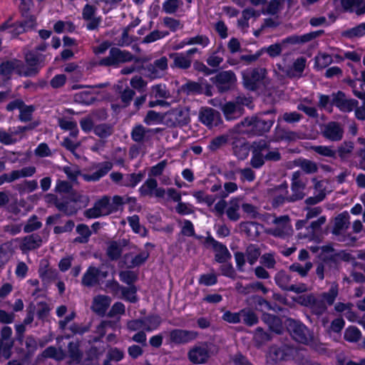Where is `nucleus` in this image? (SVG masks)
<instances>
[{
    "instance_id": "f257e3e1",
    "label": "nucleus",
    "mask_w": 365,
    "mask_h": 365,
    "mask_svg": "<svg viewBox=\"0 0 365 365\" xmlns=\"http://www.w3.org/2000/svg\"><path fill=\"white\" fill-rule=\"evenodd\" d=\"M275 114L276 110L271 109L251 118H245L242 121V125L246 127L243 132L252 135H263L269 132L272 127L275 121Z\"/></svg>"
},
{
    "instance_id": "f03ea898",
    "label": "nucleus",
    "mask_w": 365,
    "mask_h": 365,
    "mask_svg": "<svg viewBox=\"0 0 365 365\" xmlns=\"http://www.w3.org/2000/svg\"><path fill=\"white\" fill-rule=\"evenodd\" d=\"M11 19L5 21L0 25V31H7L12 38H16L20 34L34 29L36 25V18L34 15H29V18L11 23Z\"/></svg>"
},
{
    "instance_id": "7ed1b4c3",
    "label": "nucleus",
    "mask_w": 365,
    "mask_h": 365,
    "mask_svg": "<svg viewBox=\"0 0 365 365\" xmlns=\"http://www.w3.org/2000/svg\"><path fill=\"white\" fill-rule=\"evenodd\" d=\"M135 58V56L128 51L121 50L118 47H111L109 50V55L101 58L98 61V65L118 68L120 63L130 62Z\"/></svg>"
},
{
    "instance_id": "20e7f679",
    "label": "nucleus",
    "mask_w": 365,
    "mask_h": 365,
    "mask_svg": "<svg viewBox=\"0 0 365 365\" xmlns=\"http://www.w3.org/2000/svg\"><path fill=\"white\" fill-rule=\"evenodd\" d=\"M267 74L264 68L257 67L247 71L242 74L244 87L250 91H255L264 85Z\"/></svg>"
},
{
    "instance_id": "39448f33",
    "label": "nucleus",
    "mask_w": 365,
    "mask_h": 365,
    "mask_svg": "<svg viewBox=\"0 0 365 365\" xmlns=\"http://www.w3.org/2000/svg\"><path fill=\"white\" fill-rule=\"evenodd\" d=\"M285 324L287 331L296 341L307 344L312 338L309 329L301 321L288 318Z\"/></svg>"
},
{
    "instance_id": "423d86ee",
    "label": "nucleus",
    "mask_w": 365,
    "mask_h": 365,
    "mask_svg": "<svg viewBox=\"0 0 365 365\" xmlns=\"http://www.w3.org/2000/svg\"><path fill=\"white\" fill-rule=\"evenodd\" d=\"M210 81L217 88L220 93L230 91L237 81L235 73L231 71H222L210 78Z\"/></svg>"
},
{
    "instance_id": "0eeeda50",
    "label": "nucleus",
    "mask_w": 365,
    "mask_h": 365,
    "mask_svg": "<svg viewBox=\"0 0 365 365\" xmlns=\"http://www.w3.org/2000/svg\"><path fill=\"white\" fill-rule=\"evenodd\" d=\"M204 244L207 247L212 246L215 252V260L216 262L223 264L231 259L232 255L227 246L216 240L212 235H208L205 237Z\"/></svg>"
},
{
    "instance_id": "6e6552de",
    "label": "nucleus",
    "mask_w": 365,
    "mask_h": 365,
    "mask_svg": "<svg viewBox=\"0 0 365 365\" xmlns=\"http://www.w3.org/2000/svg\"><path fill=\"white\" fill-rule=\"evenodd\" d=\"M243 98L237 97L235 101H228L222 106L221 110L227 121L240 118L245 112Z\"/></svg>"
},
{
    "instance_id": "1a4fd4ad",
    "label": "nucleus",
    "mask_w": 365,
    "mask_h": 365,
    "mask_svg": "<svg viewBox=\"0 0 365 365\" xmlns=\"http://www.w3.org/2000/svg\"><path fill=\"white\" fill-rule=\"evenodd\" d=\"M168 68V58L165 56H162L142 67L143 74L150 79L162 78Z\"/></svg>"
},
{
    "instance_id": "9d476101",
    "label": "nucleus",
    "mask_w": 365,
    "mask_h": 365,
    "mask_svg": "<svg viewBox=\"0 0 365 365\" xmlns=\"http://www.w3.org/2000/svg\"><path fill=\"white\" fill-rule=\"evenodd\" d=\"M292 351L291 348L287 345L273 344L268 349L267 361L271 364H277L281 361H287L289 359Z\"/></svg>"
},
{
    "instance_id": "9b49d317",
    "label": "nucleus",
    "mask_w": 365,
    "mask_h": 365,
    "mask_svg": "<svg viewBox=\"0 0 365 365\" xmlns=\"http://www.w3.org/2000/svg\"><path fill=\"white\" fill-rule=\"evenodd\" d=\"M197 336V333L192 330L181 329H173L169 331L167 344L180 345L187 344L195 340Z\"/></svg>"
},
{
    "instance_id": "f8f14e48",
    "label": "nucleus",
    "mask_w": 365,
    "mask_h": 365,
    "mask_svg": "<svg viewBox=\"0 0 365 365\" xmlns=\"http://www.w3.org/2000/svg\"><path fill=\"white\" fill-rule=\"evenodd\" d=\"M332 97L330 107L331 108L334 106L343 113L351 112L359 104L358 101L356 99H346L345 93L341 91L333 93Z\"/></svg>"
},
{
    "instance_id": "ddd939ff",
    "label": "nucleus",
    "mask_w": 365,
    "mask_h": 365,
    "mask_svg": "<svg viewBox=\"0 0 365 365\" xmlns=\"http://www.w3.org/2000/svg\"><path fill=\"white\" fill-rule=\"evenodd\" d=\"M25 62L27 65L24 76H34L40 71L39 63L44 61V56L36 51H29L25 53Z\"/></svg>"
},
{
    "instance_id": "4468645a",
    "label": "nucleus",
    "mask_w": 365,
    "mask_h": 365,
    "mask_svg": "<svg viewBox=\"0 0 365 365\" xmlns=\"http://www.w3.org/2000/svg\"><path fill=\"white\" fill-rule=\"evenodd\" d=\"M292 275L287 271L281 269L278 271L274 276L276 284L284 291L293 292L294 293H302L304 289L300 287L292 284Z\"/></svg>"
},
{
    "instance_id": "2eb2a0df",
    "label": "nucleus",
    "mask_w": 365,
    "mask_h": 365,
    "mask_svg": "<svg viewBox=\"0 0 365 365\" xmlns=\"http://www.w3.org/2000/svg\"><path fill=\"white\" fill-rule=\"evenodd\" d=\"M113 167V164L110 161L98 163L94 165L96 169L95 172L82 174V178L86 182H97L106 176L112 170Z\"/></svg>"
},
{
    "instance_id": "dca6fc26",
    "label": "nucleus",
    "mask_w": 365,
    "mask_h": 365,
    "mask_svg": "<svg viewBox=\"0 0 365 365\" xmlns=\"http://www.w3.org/2000/svg\"><path fill=\"white\" fill-rule=\"evenodd\" d=\"M189 360L194 364H205L210 357L207 344L195 346L187 353Z\"/></svg>"
},
{
    "instance_id": "f3484780",
    "label": "nucleus",
    "mask_w": 365,
    "mask_h": 365,
    "mask_svg": "<svg viewBox=\"0 0 365 365\" xmlns=\"http://www.w3.org/2000/svg\"><path fill=\"white\" fill-rule=\"evenodd\" d=\"M233 155L240 160H245L250 153V145L245 138L235 137L231 143Z\"/></svg>"
},
{
    "instance_id": "a211bd4d",
    "label": "nucleus",
    "mask_w": 365,
    "mask_h": 365,
    "mask_svg": "<svg viewBox=\"0 0 365 365\" xmlns=\"http://www.w3.org/2000/svg\"><path fill=\"white\" fill-rule=\"evenodd\" d=\"M322 135L331 141H339L344 135V129L336 121H331L324 125L322 131Z\"/></svg>"
},
{
    "instance_id": "6ab92c4d",
    "label": "nucleus",
    "mask_w": 365,
    "mask_h": 365,
    "mask_svg": "<svg viewBox=\"0 0 365 365\" xmlns=\"http://www.w3.org/2000/svg\"><path fill=\"white\" fill-rule=\"evenodd\" d=\"M324 34V31L321 29L318 31H311L309 33L304 34L302 36L291 35L282 39V43L292 45L304 43L311 41L312 40L323 35Z\"/></svg>"
},
{
    "instance_id": "aec40b11",
    "label": "nucleus",
    "mask_w": 365,
    "mask_h": 365,
    "mask_svg": "<svg viewBox=\"0 0 365 365\" xmlns=\"http://www.w3.org/2000/svg\"><path fill=\"white\" fill-rule=\"evenodd\" d=\"M343 10L356 16L365 14V0H340Z\"/></svg>"
},
{
    "instance_id": "412c9836",
    "label": "nucleus",
    "mask_w": 365,
    "mask_h": 365,
    "mask_svg": "<svg viewBox=\"0 0 365 365\" xmlns=\"http://www.w3.org/2000/svg\"><path fill=\"white\" fill-rule=\"evenodd\" d=\"M111 299L107 295H97L93 298L91 309L98 316H105L107 309L110 305Z\"/></svg>"
},
{
    "instance_id": "4be33fe9",
    "label": "nucleus",
    "mask_w": 365,
    "mask_h": 365,
    "mask_svg": "<svg viewBox=\"0 0 365 365\" xmlns=\"http://www.w3.org/2000/svg\"><path fill=\"white\" fill-rule=\"evenodd\" d=\"M200 119L207 126H217L220 121V113L214 108H206L200 113Z\"/></svg>"
},
{
    "instance_id": "5701e85b",
    "label": "nucleus",
    "mask_w": 365,
    "mask_h": 365,
    "mask_svg": "<svg viewBox=\"0 0 365 365\" xmlns=\"http://www.w3.org/2000/svg\"><path fill=\"white\" fill-rule=\"evenodd\" d=\"M262 320L269 327L271 331L281 334L284 331V327L282 319L272 314L264 313L262 315Z\"/></svg>"
},
{
    "instance_id": "b1692460",
    "label": "nucleus",
    "mask_w": 365,
    "mask_h": 365,
    "mask_svg": "<svg viewBox=\"0 0 365 365\" xmlns=\"http://www.w3.org/2000/svg\"><path fill=\"white\" fill-rule=\"evenodd\" d=\"M304 189L305 185L301 180L297 178H293L291 184L292 193L291 195H288V202H294L302 200L305 196Z\"/></svg>"
},
{
    "instance_id": "393cba45",
    "label": "nucleus",
    "mask_w": 365,
    "mask_h": 365,
    "mask_svg": "<svg viewBox=\"0 0 365 365\" xmlns=\"http://www.w3.org/2000/svg\"><path fill=\"white\" fill-rule=\"evenodd\" d=\"M210 43V38L206 35H197L193 37L185 38L175 46V49H181L185 46L200 45L202 48L207 47Z\"/></svg>"
},
{
    "instance_id": "a878e982",
    "label": "nucleus",
    "mask_w": 365,
    "mask_h": 365,
    "mask_svg": "<svg viewBox=\"0 0 365 365\" xmlns=\"http://www.w3.org/2000/svg\"><path fill=\"white\" fill-rule=\"evenodd\" d=\"M42 245V238L37 233H33L24 237L21 248L23 250H34Z\"/></svg>"
},
{
    "instance_id": "bb28decb",
    "label": "nucleus",
    "mask_w": 365,
    "mask_h": 365,
    "mask_svg": "<svg viewBox=\"0 0 365 365\" xmlns=\"http://www.w3.org/2000/svg\"><path fill=\"white\" fill-rule=\"evenodd\" d=\"M350 216L346 211H344L339 214L334 220L332 233L338 235L344 230L348 228L349 225Z\"/></svg>"
},
{
    "instance_id": "cd10ccee",
    "label": "nucleus",
    "mask_w": 365,
    "mask_h": 365,
    "mask_svg": "<svg viewBox=\"0 0 365 365\" xmlns=\"http://www.w3.org/2000/svg\"><path fill=\"white\" fill-rule=\"evenodd\" d=\"M98 268L90 266L83 275L81 280L82 284L91 287L99 284L100 282L98 277Z\"/></svg>"
},
{
    "instance_id": "c85d7f7f",
    "label": "nucleus",
    "mask_w": 365,
    "mask_h": 365,
    "mask_svg": "<svg viewBox=\"0 0 365 365\" xmlns=\"http://www.w3.org/2000/svg\"><path fill=\"white\" fill-rule=\"evenodd\" d=\"M170 58L173 60L172 68L176 67L180 69H187L191 66L192 61L190 58L185 56L184 53H171Z\"/></svg>"
},
{
    "instance_id": "c756f323",
    "label": "nucleus",
    "mask_w": 365,
    "mask_h": 365,
    "mask_svg": "<svg viewBox=\"0 0 365 365\" xmlns=\"http://www.w3.org/2000/svg\"><path fill=\"white\" fill-rule=\"evenodd\" d=\"M241 322L247 327H253L259 323V317L256 312L249 307L240 309Z\"/></svg>"
},
{
    "instance_id": "7c9ffc66",
    "label": "nucleus",
    "mask_w": 365,
    "mask_h": 365,
    "mask_svg": "<svg viewBox=\"0 0 365 365\" xmlns=\"http://www.w3.org/2000/svg\"><path fill=\"white\" fill-rule=\"evenodd\" d=\"M38 272L43 284H48L58 277L56 269L50 268L48 263L44 267L41 266Z\"/></svg>"
},
{
    "instance_id": "2f4dec72",
    "label": "nucleus",
    "mask_w": 365,
    "mask_h": 365,
    "mask_svg": "<svg viewBox=\"0 0 365 365\" xmlns=\"http://www.w3.org/2000/svg\"><path fill=\"white\" fill-rule=\"evenodd\" d=\"M145 178V171H139L138 173H133L126 174L124 176V181L121 186L133 188L138 185Z\"/></svg>"
},
{
    "instance_id": "473e14b6",
    "label": "nucleus",
    "mask_w": 365,
    "mask_h": 365,
    "mask_svg": "<svg viewBox=\"0 0 365 365\" xmlns=\"http://www.w3.org/2000/svg\"><path fill=\"white\" fill-rule=\"evenodd\" d=\"M259 224L256 222H242L240 223V229L247 237L255 239L259 235Z\"/></svg>"
},
{
    "instance_id": "72a5a7b5",
    "label": "nucleus",
    "mask_w": 365,
    "mask_h": 365,
    "mask_svg": "<svg viewBox=\"0 0 365 365\" xmlns=\"http://www.w3.org/2000/svg\"><path fill=\"white\" fill-rule=\"evenodd\" d=\"M68 353L71 360L76 364L81 363L83 359V351L80 349L78 342L71 341L68 344Z\"/></svg>"
},
{
    "instance_id": "f704fd0d",
    "label": "nucleus",
    "mask_w": 365,
    "mask_h": 365,
    "mask_svg": "<svg viewBox=\"0 0 365 365\" xmlns=\"http://www.w3.org/2000/svg\"><path fill=\"white\" fill-rule=\"evenodd\" d=\"M76 231L79 235V236L76 237L73 240V242L76 243H87L92 235V232L89 229V227L87 225L83 223L78 224L76 226Z\"/></svg>"
},
{
    "instance_id": "c9c22d12",
    "label": "nucleus",
    "mask_w": 365,
    "mask_h": 365,
    "mask_svg": "<svg viewBox=\"0 0 365 365\" xmlns=\"http://www.w3.org/2000/svg\"><path fill=\"white\" fill-rule=\"evenodd\" d=\"M122 246L115 240L110 241L106 250V255L111 261H117L121 257Z\"/></svg>"
},
{
    "instance_id": "e433bc0d",
    "label": "nucleus",
    "mask_w": 365,
    "mask_h": 365,
    "mask_svg": "<svg viewBox=\"0 0 365 365\" xmlns=\"http://www.w3.org/2000/svg\"><path fill=\"white\" fill-rule=\"evenodd\" d=\"M333 63L331 55L327 53L319 52L314 57V68L317 71H321Z\"/></svg>"
},
{
    "instance_id": "4c0bfd02",
    "label": "nucleus",
    "mask_w": 365,
    "mask_h": 365,
    "mask_svg": "<svg viewBox=\"0 0 365 365\" xmlns=\"http://www.w3.org/2000/svg\"><path fill=\"white\" fill-rule=\"evenodd\" d=\"M157 186V180L153 178H148L138 189L140 195L142 197L152 196Z\"/></svg>"
},
{
    "instance_id": "58836bf2",
    "label": "nucleus",
    "mask_w": 365,
    "mask_h": 365,
    "mask_svg": "<svg viewBox=\"0 0 365 365\" xmlns=\"http://www.w3.org/2000/svg\"><path fill=\"white\" fill-rule=\"evenodd\" d=\"M365 36V22L361 23L354 27L346 29L342 32V36L352 39Z\"/></svg>"
},
{
    "instance_id": "ea45409f",
    "label": "nucleus",
    "mask_w": 365,
    "mask_h": 365,
    "mask_svg": "<svg viewBox=\"0 0 365 365\" xmlns=\"http://www.w3.org/2000/svg\"><path fill=\"white\" fill-rule=\"evenodd\" d=\"M247 260L250 265L255 264L261 255V250L257 245H249L245 253Z\"/></svg>"
},
{
    "instance_id": "a19ab883",
    "label": "nucleus",
    "mask_w": 365,
    "mask_h": 365,
    "mask_svg": "<svg viewBox=\"0 0 365 365\" xmlns=\"http://www.w3.org/2000/svg\"><path fill=\"white\" fill-rule=\"evenodd\" d=\"M145 327L147 331H151L157 329L162 323V318L159 314H148L144 318Z\"/></svg>"
},
{
    "instance_id": "79ce46f5",
    "label": "nucleus",
    "mask_w": 365,
    "mask_h": 365,
    "mask_svg": "<svg viewBox=\"0 0 365 365\" xmlns=\"http://www.w3.org/2000/svg\"><path fill=\"white\" fill-rule=\"evenodd\" d=\"M18 60L14 59L13 61L7 60L3 61L0 64V74L6 78H9L13 73L14 71L17 68L16 63Z\"/></svg>"
},
{
    "instance_id": "37998d69",
    "label": "nucleus",
    "mask_w": 365,
    "mask_h": 365,
    "mask_svg": "<svg viewBox=\"0 0 365 365\" xmlns=\"http://www.w3.org/2000/svg\"><path fill=\"white\" fill-rule=\"evenodd\" d=\"M313 264L311 262H307L304 265L299 262H294L289 267L290 272H297L302 277H307Z\"/></svg>"
},
{
    "instance_id": "c03bdc74",
    "label": "nucleus",
    "mask_w": 365,
    "mask_h": 365,
    "mask_svg": "<svg viewBox=\"0 0 365 365\" xmlns=\"http://www.w3.org/2000/svg\"><path fill=\"white\" fill-rule=\"evenodd\" d=\"M181 90L187 95L201 94L203 91L202 86L200 83L192 81H188L183 84L181 87Z\"/></svg>"
},
{
    "instance_id": "a18cd8bd",
    "label": "nucleus",
    "mask_w": 365,
    "mask_h": 365,
    "mask_svg": "<svg viewBox=\"0 0 365 365\" xmlns=\"http://www.w3.org/2000/svg\"><path fill=\"white\" fill-rule=\"evenodd\" d=\"M361 336L360 329L355 326L348 327L344 333V339L349 342H357Z\"/></svg>"
},
{
    "instance_id": "49530a36",
    "label": "nucleus",
    "mask_w": 365,
    "mask_h": 365,
    "mask_svg": "<svg viewBox=\"0 0 365 365\" xmlns=\"http://www.w3.org/2000/svg\"><path fill=\"white\" fill-rule=\"evenodd\" d=\"M137 292L138 289L136 286H128V287H121V294L123 298L130 303H136L138 301Z\"/></svg>"
},
{
    "instance_id": "de8ad7c7",
    "label": "nucleus",
    "mask_w": 365,
    "mask_h": 365,
    "mask_svg": "<svg viewBox=\"0 0 365 365\" xmlns=\"http://www.w3.org/2000/svg\"><path fill=\"white\" fill-rule=\"evenodd\" d=\"M150 131L149 129H146L141 124L135 125L131 131L130 135L133 141L136 143H141L144 140L146 133Z\"/></svg>"
},
{
    "instance_id": "09e8293b",
    "label": "nucleus",
    "mask_w": 365,
    "mask_h": 365,
    "mask_svg": "<svg viewBox=\"0 0 365 365\" xmlns=\"http://www.w3.org/2000/svg\"><path fill=\"white\" fill-rule=\"evenodd\" d=\"M42 227V222L38 220V217L36 215H31L27 220L24 227V232L25 233H31L38 230Z\"/></svg>"
},
{
    "instance_id": "8fccbe9b",
    "label": "nucleus",
    "mask_w": 365,
    "mask_h": 365,
    "mask_svg": "<svg viewBox=\"0 0 365 365\" xmlns=\"http://www.w3.org/2000/svg\"><path fill=\"white\" fill-rule=\"evenodd\" d=\"M228 141L227 135H220L213 138L210 142L207 148L210 151L215 152L223 145H226Z\"/></svg>"
},
{
    "instance_id": "3c124183",
    "label": "nucleus",
    "mask_w": 365,
    "mask_h": 365,
    "mask_svg": "<svg viewBox=\"0 0 365 365\" xmlns=\"http://www.w3.org/2000/svg\"><path fill=\"white\" fill-rule=\"evenodd\" d=\"M93 133L101 138H107L112 134L113 129L111 125L106 123H101L95 125Z\"/></svg>"
},
{
    "instance_id": "603ef678",
    "label": "nucleus",
    "mask_w": 365,
    "mask_h": 365,
    "mask_svg": "<svg viewBox=\"0 0 365 365\" xmlns=\"http://www.w3.org/2000/svg\"><path fill=\"white\" fill-rule=\"evenodd\" d=\"M312 150L316 153L332 158H336V151L331 149V147L327 145H314L311 147Z\"/></svg>"
},
{
    "instance_id": "864d4df0",
    "label": "nucleus",
    "mask_w": 365,
    "mask_h": 365,
    "mask_svg": "<svg viewBox=\"0 0 365 365\" xmlns=\"http://www.w3.org/2000/svg\"><path fill=\"white\" fill-rule=\"evenodd\" d=\"M284 44L282 43V41L281 43H276L274 44H271L269 46H264L260 48V51H262V55L264 53H267L269 57L271 58H275L277 56H279L282 53V46Z\"/></svg>"
},
{
    "instance_id": "5fc2aeb1",
    "label": "nucleus",
    "mask_w": 365,
    "mask_h": 365,
    "mask_svg": "<svg viewBox=\"0 0 365 365\" xmlns=\"http://www.w3.org/2000/svg\"><path fill=\"white\" fill-rule=\"evenodd\" d=\"M35 106L34 105H26L23 106L19 110V119L21 122H29L32 119V115L35 111Z\"/></svg>"
},
{
    "instance_id": "6e6d98bb",
    "label": "nucleus",
    "mask_w": 365,
    "mask_h": 365,
    "mask_svg": "<svg viewBox=\"0 0 365 365\" xmlns=\"http://www.w3.org/2000/svg\"><path fill=\"white\" fill-rule=\"evenodd\" d=\"M120 279L128 286H135V282L138 280V274L130 270L122 271L120 272Z\"/></svg>"
},
{
    "instance_id": "4d7b16f0",
    "label": "nucleus",
    "mask_w": 365,
    "mask_h": 365,
    "mask_svg": "<svg viewBox=\"0 0 365 365\" xmlns=\"http://www.w3.org/2000/svg\"><path fill=\"white\" fill-rule=\"evenodd\" d=\"M182 4L181 0H165L163 4V9L166 14H172Z\"/></svg>"
},
{
    "instance_id": "13d9d810",
    "label": "nucleus",
    "mask_w": 365,
    "mask_h": 365,
    "mask_svg": "<svg viewBox=\"0 0 365 365\" xmlns=\"http://www.w3.org/2000/svg\"><path fill=\"white\" fill-rule=\"evenodd\" d=\"M101 211L106 210L103 212L105 215H109L113 212V205L110 202V198L108 196H103L101 199L98 200L94 203Z\"/></svg>"
},
{
    "instance_id": "bf43d9fd",
    "label": "nucleus",
    "mask_w": 365,
    "mask_h": 365,
    "mask_svg": "<svg viewBox=\"0 0 365 365\" xmlns=\"http://www.w3.org/2000/svg\"><path fill=\"white\" fill-rule=\"evenodd\" d=\"M219 269L220 271L221 275L232 279H235L237 273L231 262H227L222 264Z\"/></svg>"
},
{
    "instance_id": "052dcab7",
    "label": "nucleus",
    "mask_w": 365,
    "mask_h": 365,
    "mask_svg": "<svg viewBox=\"0 0 365 365\" xmlns=\"http://www.w3.org/2000/svg\"><path fill=\"white\" fill-rule=\"evenodd\" d=\"M217 283V277L214 273L202 274L198 279V284L210 287Z\"/></svg>"
},
{
    "instance_id": "680f3d73",
    "label": "nucleus",
    "mask_w": 365,
    "mask_h": 365,
    "mask_svg": "<svg viewBox=\"0 0 365 365\" xmlns=\"http://www.w3.org/2000/svg\"><path fill=\"white\" fill-rule=\"evenodd\" d=\"M169 33L168 31H160L159 30H154L151 31L149 34L145 36L143 40V43H150L155 42L159 39H161L166 36H168Z\"/></svg>"
},
{
    "instance_id": "e2e57ef3",
    "label": "nucleus",
    "mask_w": 365,
    "mask_h": 365,
    "mask_svg": "<svg viewBox=\"0 0 365 365\" xmlns=\"http://www.w3.org/2000/svg\"><path fill=\"white\" fill-rule=\"evenodd\" d=\"M327 309V307L324 301L318 299L316 297L310 307L312 312L317 316L322 315L326 312Z\"/></svg>"
},
{
    "instance_id": "0e129e2a",
    "label": "nucleus",
    "mask_w": 365,
    "mask_h": 365,
    "mask_svg": "<svg viewBox=\"0 0 365 365\" xmlns=\"http://www.w3.org/2000/svg\"><path fill=\"white\" fill-rule=\"evenodd\" d=\"M254 339L256 342L262 344L272 339L271 334L259 327L255 329Z\"/></svg>"
},
{
    "instance_id": "69168bd1",
    "label": "nucleus",
    "mask_w": 365,
    "mask_h": 365,
    "mask_svg": "<svg viewBox=\"0 0 365 365\" xmlns=\"http://www.w3.org/2000/svg\"><path fill=\"white\" fill-rule=\"evenodd\" d=\"M103 351L96 346H91L86 351L85 361L91 362L98 360L102 355Z\"/></svg>"
},
{
    "instance_id": "338daca9",
    "label": "nucleus",
    "mask_w": 365,
    "mask_h": 365,
    "mask_svg": "<svg viewBox=\"0 0 365 365\" xmlns=\"http://www.w3.org/2000/svg\"><path fill=\"white\" fill-rule=\"evenodd\" d=\"M222 320L230 324H238L241 322L240 310L237 312H232L227 310L222 316Z\"/></svg>"
},
{
    "instance_id": "774afa93",
    "label": "nucleus",
    "mask_w": 365,
    "mask_h": 365,
    "mask_svg": "<svg viewBox=\"0 0 365 365\" xmlns=\"http://www.w3.org/2000/svg\"><path fill=\"white\" fill-rule=\"evenodd\" d=\"M175 212L180 215H188L194 212L193 205L180 201L175 207Z\"/></svg>"
}]
</instances>
